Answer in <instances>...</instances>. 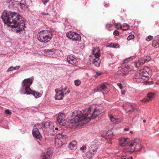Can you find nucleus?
Instances as JSON below:
<instances>
[{
  "label": "nucleus",
  "instance_id": "obj_14",
  "mask_svg": "<svg viewBox=\"0 0 159 159\" xmlns=\"http://www.w3.org/2000/svg\"><path fill=\"white\" fill-rule=\"evenodd\" d=\"M19 2L16 0H8L7 1L9 7H17L19 6Z\"/></svg>",
  "mask_w": 159,
  "mask_h": 159
},
{
  "label": "nucleus",
  "instance_id": "obj_19",
  "mask_svg": "<svg viewBox=\"0 0 159 159\" xmlns=\"http://www.w3.org/2000/svg\"><path fill=\"white\" fill-rule=\"evenodd\" d=\"M154 94L150 93L148 94L147 98L141 100V101L143 102H147L149 101H151L152 100V99L153 98H154Z\"/></svg>",
  "mask_w": 159,
  "mask_h": 159
},
{
  "label": "nucleus",
  "instance_id": "obj_48",
  "mask_svg": "<svg viewBox=\"0 0 159 159\" xmlns=\"http://www.w3.org/2000/svg\"><path fill=\"white\" fill-rule=\"evenodd\" d=\"M124 130L125 131H128L129 130V129L128 128H125L124 129Z\"/></svg>",
  "mask_w": 159,
  "mask_h": 159
},
{
  "label": "nucleus",
  "instance_id": "obj_52",
  "mask_svg": "<svg viewBox=\"0 0 159 159\" xmlns=\"http://www.w3.org/2000/svg\"><path fill=\"white\" fill-rule=\"evenodd\" d=\"M108 6V5H107V4H105V7H107Z\"/></svg>",
  "mask_w": 159,
  "mask_h": 159
},
{
  "label": "nucleus",
  "instance_id": "obj_56",
  "mask_svg": "<svg viewBox=\"0 0 159 159\" xmlns=\"http://www.w3.org/2000/svg\"><path fill=\"white\" fill-rule=\"evenodd\" d=\"M143 122L144 123L145 122H146V120H143Z\"/></svg>",
  "mask_w": 159,
  "mask_h": 159
},
{
  "label": "nucleus",
  "instance_id": "obj_16",
  "mask_svg": "<svg viewBox=\"0 0 159 159\" xmlns=\"http://www.w3.org/2000/svg\"><path fill=\"white\" fill-rule=\"evenodd\" d=\"M108 116L110 121L114 124H119L121 122V120L120 119L116 118L111 114H109Z\"/></svg>",
  "mask_w": 159,
  "mask_h": 159
},
{
  "label": "nucleus",
  "instance_id": "obj_33",
  "mask_svg": "<svg viewBox=\"0 0 159 159\" xmlns=\"http://www.w3.org/2000/svg\"><path fill=\"white\" fill-rule=\"evenodd\" d=\"M116 28L117 29H121L122 25L120 23H117L116 25Z\"/></svg>",
  "mask_w": 159,
  "mask_h": 159
},
{
  "label": "nucleus",
  "instance_id": "obj_32",
  "mask_svg": "<svg viewBox=\"0 0 159 159\" xmlns=\"http://www.w3.org/2000/svg\"><path fill=\"white\" fill-rule=\"evenodd\" d=\"M132 60V57H130L126 58L124 61V63H127Z\"/></svg>",
  "mask_w": 159,
  "mask_h": 159
},
{
  "label": "nucleus",
  "instance_id": "obj_5",
  "mask_svg": "<svg viewBox=\"0 0 159 159\" xmlns=\"http://www.w3.org/2000/svg\"><path fill=\"white\" fill-rule=\"evenodd\" d=\"M52 32L49 30H43L39 33L37 35L38 40L41 42L46 43L52 39Z\"/></svg>",
  "mask_w": 159,
  "mask_h": 159
},
{
  "label": "nucleus",
  "instance_id": "obj_41",
  "mask_svg": "<svg viewBox=\"0 0 159 159\" xmlns=\"http://www.w3.org/2000/svg\"><path fill=\"white\" fill-rule=\"evenodd\" d=\"M86 149V147L85 145H83L80 148V150L81 151L85 150Z\"/></svg>",
  "mask_w": 159,
  "mask_h": 159
},
{
  "label": "nucleus",
  "instance_id": "obj_11",
  "mask_svg": "<svg viewBox=\"0 0 159 159\" xmlns=\"http://www.w3.org/2000/svg\"><path fill=\"white\" fill-rule=\"evenodd\" d=\"M151 58L149 56L147 57L146 58L140 59L134 62V65L136 68L139 67L141 64H144L145 62L150 60Z\"/></svg>",
  "mask_w": 159,
  "mask_h": 159
},
{
  "label": "nucleus",
  "instance_id": "obj_55",
  "mask_svg": "<svg viewBox=\"0 0 159 159\" xmlns=\"http://www.w3.org/2000/svg\"><path fill=\"white\" fill-rule=\"evenodd\" d=\"M120 71H118V74H120Z\"/></svg>",
  "mask_w": 159,
  "mask_h": 159
},
{
  "label": "nucleus",
  "instance_id": "obj_12",
  "mask_svg": "<svg viewBox=\"0 0 159 159\" xmlns=\"http://www.w3.org/2000/svg\"><path fill=\"white\" fill-rule=\"evenodd\" d=\"M67 61L70 64L74 66L77 64L78 61L76 58L71 56H68L67 57Z\"/></svg>",
  "mask_w": 159,
  "mask_h": 159
},
{
  "label": "nucleus",
  "instance_id": "obj_7",
  "mask_svg": "<svg viewBox=\"0 0 159 159\" xmlns=\"http://www.w3.org/2000/svg\"><path fill=\"white\" fill-rule=\"evenodd\" d=\"M67 136L64 133H59L56 136L55 139V145L57 148H60L63 145V142L66 141Z\"/></svg>",
  "mask_w": 159,
  "mask_h": 159
},
{
  "label": "nucleus",
  "instance_id": "obj_44",
  "mask_svg": "<svg viewBox=\"0 0 159 159\" xmlns=\"http://www.w3.org/2000/svg\"><path fill=\"white\" fill-rule=\"evenodd\" d=\"M117 85L120 87V89H122V86L121 84L120 83H117Z\"/></svg>",
  "mask_w": 159,
  "mask_h": 159
},
{
  "label": "nucleus",
  "instance_id": "obj_42",
  "mask_svg": "<svg viewBox=\"0 0 159 159\" xmlns=\"http://www.w3.org/2000/svg\"><path fill=\"white\" fill-rule=\"evenodd\" d=\"M113 34L115 35L118 36L119 34V32L118 31L115 30Z\"/></svg>",
  "mask_w": 159,
  "mask_h": 159
},
{
  "label": "nucleus",
  "instance_id": "obj_18",
  "mask_svg": "<svg viewBox=\"0 0 159 159\" xmlns=\"http://www.w3.org/2000/svg\"><path fill=\"white\" fill-rule=\"evenodd\" d=\"M19 6L23 10H26L28 9V6L25 0H22L20 2H19Z\"/></svg>",
  "mask_w": 159,
  "mask_h": 159
},
{
  "label": "nucleus",
  "instance_id": "obj_8",
  "mask_svg": "<svg viewBox=\"0 0 159 159\" xmlns=\"http://www.w3.org/2000/svg\"><path fill=\"white\" fill-rule=\"evenodd\" d=\"M54 124L50 121H47L45 122V126L44 129H43L44 133L47 135H54Z\"/></svg>",
  "mask_w": 159,
  "mask_h": 159
},
{
  "label": "nucleus",
  "instance_id": "obj_38",
  "mask_svg": "<svg viewBox=\"0 0 159 159\" xmlns=\"http://www.w3.org/2000/svg\"><path fill=\"white\" fill-rule=\"evenodd\" d=\"M5 113L6 114L10 115L11 114V112L9 109H6L5 111Z\"/></svg>",
  "mask_w": 159,
  "mask_h": 159
},
{
  "label": "nucleus",
  "instance_id": "obj_27",
  "mask_svg": "<svg viewBox=\"0 0 159 159\" xmlns=\"http://www.w3.org/2000/svg\"><path fill=\"white\" fill-rule=\"evenodd\" d=\"M93 62L96 66L99 67L101 63L99 57H95V58L93 60Z\"/></svg>",
  "mask_w": 159,
  "mask_h": 159
},
{
  "label": "nucleus",
  "instance_id": "obj_10",
  "mask_svg": "<svg viewBox=\"0 0 159 159\" xmlns=\"http://www.w3.org/2000/svg\"><path fill=\"white\" fill-rule=\"evenodd\" d=\"M66 36L68 38L74 41H80L81 39L80 35L74 32L70 31L67 33Z\"/></svg>",
  "mask_w": 159,
  "mask_h": 159
},
{
  "label": "nucleus",
  "instance_id": "obj_22",
  "mask_svg": "<svg viewBox=\"0 0 159 159\" xmlns=\"http://www.w3.org/2000/svg\"><path fill=\"white\" fill-rule=\"evenodd\" d=\"M44 51L46 55L51 57L55 53V50L54 49L45 50Z\"/></svg>",
  "mask_w": 159,
  "mask_h": 159
},
{
  "label": "nucleus",
  "instance_id": "obj_29",
  "mask_svg": "<svg viewBox=\"0 0 159 159\" xmlns=\"http://www.w3.org/2000/svg\"><path fill=\"white\" fill-rule=\"evenodd\" d=\"M99 86L100 89V91H103L106 90L107 87L105 84H102Z\"/></svg>",
  "mask_w": 159,
  "mask_h": 159
},
{
  "label": "nucleus",
  "instance_id": "obj_15",
  "mask_svg": "<svg viewBox=\"0 0 159 159\" xmlns=\"http://www.w3.org/2000/svg\"><path fill=\"white\" fill-rule=\"evenodd\" d=\"M56 94L55 96V98L56 100H60L62 99L64 95L62 93L61 91H60L59 89H55Z\"/></svg>",
  "mask_w": 159,
  "mask_h": 159
},
{
  "label": "nucleus",
  "instance_id": "obj_50",
  "mask_svg": "<svg viewBox=\"0 0 159 159\" xmlns=\"http://www.w3.org/2000/svg\"><path fill=\"white\" fill-rule=\"evenodd\" d=\"M125 91H121V94H122L123 95L125 94Z\"/></svg>",
  "mask_w": 159,
  "mask_h": 159
},
{
  "label": "nucleus",
  "instance_id": "obj_1",
  "mask_svg": "<svg viewBox=\"0 0 159 159\" xmlns=\"http://www.w3.org/2000/svg\"><path fill=\"white\" fill-rule=\"evenodd\" d=\"M99 109L94 106H90L82 111H78L73 112L74 117L67 121L66 115L64 113L59 114L57 121L61 125L69 126L71 128L74 126L80 125L87 123L92 119H94L100 113Z\"/></svg>",
  "mask_w": 159,
  "mask_h": 159
},
{
  "label": "nucleus",
  "instance_id": "obj_45",
  "mask_svg": "<svg viewBox=\"0 0 159 159\" xmlns=\"http://www.w3.org/2000/svg\"><path fill=\"white\" fill-rule=\"evenodd\" d=\"M122 159H133V157H130L127 159L126 158L123 157L122 158Z\"/></svg>",
  "mask_w": 159,
  "mask_h": 159
},
{
  "label": "nucleus",
  "instance_id": "obj_54",
  "mask_svg": "<svg viewBox=\"0 0 159 159\" xmlns=\"http://www.w3.org/2000/svg\"><path fill=\"white\" fill-rule=\"evenodd\" d=\"M58 129V128H57V127H56V128H55V129L56 130H57Z\"/></svg>",
  "mask_w": 159,
  "mask_h": 159
},
{
  "label": "nucleus",
  "instance_id": "obj_3",
  "mask_svg": "<svg viewBox=\"0 0 159 159\" xmlns=\"http://www.w3.org/2000/svg\"><path fill=\"white\" fill-rule=\"evenodd\" d=\"M120 145L122 147L127 146V148L124 150V152H133L134 151H139L142 148V146L140 140L138 139H136L130 142L129 138L122 137L119 139Z\"/></svg>",
  "mask_w": 159,
  "mask_h": 159
},
{
  "label": "nucleus",
  "instance_id": "obj_43",
  "mask_svg": "<svg viewBox=\"0 0 159 159\" xmlns=\"http://www.w3.org/2000/svg\"><path fill=\"white\" fill-rule=\"evenodd\" d=\"M44 4H46L49 0H42Z\"/></svg>",
  "mask_w": 159,
  "mask_h": 159
},
{
  "label": "nucleus",
  "instance_id": "obj_17",
  "mask_svg": "<svg viewBox=\"0 0 159 159\" xmlns=\"http://www.w3.org/2000/svg\"><path fill=\"white\" fill-rule=\"evenodd\" d=\"M52 151L50 148H48L46 153H44L42 159H50L52 155Z\"/></svg>",
  "mask_w": 159,
  "mask_h": 159
},
{
  "label": "nucleus",
  "instance_id": "obj_47",
  "mask_svg": "<svg viewBox=\"0 0 159 159\" xmlns=\"http://www.w3.org/2000/svg\"><path fill=\"white\" fill-rule=\"evenodd\" d=\"M111 25L110 24H107L106 25V27L107 28L111 27Z\"/></svg>",
  "mask_w": 159,
  "mask_h": 159
},
{
  "label": "nucleus",
  "instance_id": "obj_51",
  "mask_svg": "<svg viewBox=\"0 0 159 159\" xmlns=\"http://www.w3.org/2000/svg\"><path fill=\"white\" fill-rule=\"evenodd\" d=\"M125 110H126V111L127 112H128V111H130V110H127L126 109H125Z\"/></svg>",
  "mask_w": 159,
  "mask_h": 159
},
{
  "label": "nucleus",
  "instance_id": "obj_23",
  "mask_svg": "<svg viewBox=\"0 0 159 159\" xmlns=\"http://www.w3.org/2000/svg\"><path fill=\"white\" fill-rule=\"evenodd\" d=\"M60 91H61L62 93L64 96L65 94H68L69 93L70 91L66 86H65L64 87L59 88Z\"/></svg>",
  "mask_w": 159,
  "mask_h": 159
},
{
  "label": "nucleus",
  "instance_id": "obj_13",
  "mask_svg": "<svg viewBox=\"0 0 159 159\" xmlns=\"http://www.w3.org/2000/svg\"><path fill=\"white\" fill-rule=\"evenodd\" d=\"M33 135L36 138L41 140L42 137L39 132V129L37 128H34L33 130Z\"/></svg>",
  "mask_w": 159,
  "mask_h": 159
},
{
  "label": "nucleus",
  "instance_id": "obj_25",
  "mask_svg": "<svg viewBox=\"0 0 159 159\" xmlns=\"http://www.w3.org/2000/svg\"><path fill=\"white\" fill-rule=\"evenodd\" d=\"M31 91L30 92L31 93L30 94H32L36 98H38L40 97L42 95L41 93L36 91H33L31 89Z\"/></svg>",
  "mask_w": 159,
  "mask_h": 159
},
{
  "label": "nucleus",
  "instance_id": "obj_21",
  "mask_svg": "<svg viewBox=\"0 0 159 159\" xmlns=\"http://www.w3.org/2000/svg\"><path fill=\"white\" fill-rule=\"evenodd\" d=\"M100 50L98 48H94L93 50V54L94 55L95 57H99L100 53L99 52Z\"/></svg>",
  "mask_w": 159,
  "mask_h": 159
},
{
  "label": "nucleus",
  "instance_id": "obj_35",
  "mask_svg": "<svg viewBox=\"0 0 159 159\" xmlns=\"http://www.w3.org/2000/svg\"><path fill=\"white\" fill-rule=\"evenodd\" d=\"M102 74V73L101 72H96V74L94 76V77L95 78H97L100 75Z\"/></svg>",
  "mask_w": 159,
  "mask_h": 159
},
{
  "label": "nucleus",
  "instance_id": "obj_6",
  "mask_svg": "<svg viewBox=\"0 0 159 159\" xmlns=\"http://www.w3.org/2000/svg\"><path fill=\"white\" fill-rule=\"evenodd\" d=\"M151 73L152 71L150 68L148 67H144L140 70L139 76L137 79L136 81L138 82H143L147 80L149 75Z\"/></svg>",
  "mask_w": 159,
  "mask_h": 159
},
{
  "label": "nucleus",
  "instance_id": "obj_46",
  "mask_svg": "<svg viewBox=\"0 0 159 159\" xmlns=\"http://www.w3.org/2000/svg\"><path fill=\"white\" fill-rule=\"evenodd\" d=\"M20 68V66H17L16 67H14V69L15 70H18Z\"/></svg>",
  "mask_w": 159,
  "mask_h": 159
},
{
  "label": "nucleus",
  "instance_id": "obj_24",
  "mask_svg": "<svg viewBox=\"0 0 159 159\" xmlns=\"http://www.w3.org/2000/svg\"><path fill=\"white\" fill-rule=\"evenodd\" d=\"M45 126V122H43L41 123L37 124L35 125L34 128H37L38 129H42L43 130V129H44Z\"/></svg>",
  "mask_w": 159,
  "mask_h": 159
},
{
  "label": "nucleus",
  "instance_id": "obj_34",
  "mask_svg": "<svg viewBox=\"0 0 159 159\" xmlns=\"http://www.w3.org/2000/svg\"><path fill=\"white\" fill-rule=\"evenodd\" d=\"M134 36L133 35H130L127 37V39L128 40H131L132 39H134Z\"/></svg>",
  "mask_w": 159,
  "mask_h": 159
},
{
  "label": "nucleus",
  "instance_id": "obj_53",
  "mask_svg": "<svg viewBox=\"0 0 159 159\" xmlns=\"http://www.w3.org/2000/svg\"><path fill=\"white\" fill-rule=\"evenodd\" d=\"M129 132L131 134H132L133 133V132L132 131H130Z\"/></svg>",
  "mask_w": 159,
  "mask_h": 159
},
{
  "label": "nucleus",
  "instance_id": "obj_4",
  "mask_svg": "<svg viewBox=\"0 0 159 159\" xmlns=\"http://www.w3.org/2000/svg\"><path fill=\"white\" fill-rule=\"evenodd\" d=\"M34 80V78L24 79L21 83V87L20 91V93L22 94H30L31 89L30 88Z\"/></svg>",
  "mask_w": 159,
  "mask_h": 159
},
{
  "label": "nucleus",
  "instance_id": "obj_40",
  "mask_svg": "<svg viewBox=\"0 0 159 159\" xmlns=\"http://www.w3.org/2000/svg\"><path fill=\"white\" fill-rule=\"evenodd\" d=\"M110 47L112 48H117L118 47V45L117 44H113L111 45Z\"/></svg>",
  "mask_w": 159,
  "mask_h": 159
},
{
  "label": "nucleus",
  "instance_id": "obj_37",
  "mask_svg": "<svg viewBox=\"0 0 159 159\" xmlns=\"http://www.w3.org/2000/svg\"><path fill=\"white\" fill-rule=\"evenodd\" d=\"M152 39V36L151 35H149L146 39V40L149 41L151 40Z\"/></svg>",
  "mask_w": 159,
  "mask_h": 159
},
{
  "label": "nucleus",
  "instance_id": "obj_28",
  "mask_svg": "<svg viewBox=\"0 0 159 159\" xmlns=\"http://www.w3.org/2000/svg\"><path fill=\"white\" fill-rule=\"evenodd\" d=\"M113 134L112 131H108L106 135V139H111L113 137Z\"/></svg>",
  "mask_w": 159,
  "mask_h": 159
},
{
  "label": "nucleus",
  "instance_id": "obj_9",
  "mask_svg": "<svg viewBox=\"0 0 159 159\" xmlns=\"http://www.w3.org/2000/svg\"><path fill=\"white\" fill-rule=\"evenodd\" d=\"M98 148L95 144L91 145L89 148V150L86 153L87 157L89 159H91L97 152Z\"/></svg>",
  "mask_w": 159,
  "mask_h": 159
},
{
  "label": "nucleus",
  "instance_id": "obj_36",
  "mask_svg": "<svg viewBox=\"0 0 159 159\" xmlns=\"http://www.w3.org/2000/svg\"><path fill=\"white\" fill-rule=\"evenodd\" d=\"M15 69H14V67L13 66H11L8 69V70H7V72H9L12 71L13 70H14Z\"/></svg>",
  "mask_w": 159,
  "mask_h": 159
},
{
  "label": "nucleus",
  "instance_id": "obj_31",
  "mask_svg": "<svg viewBox=\"0 0 159 159\" xmlns=\"http://www.w3.org/2000/svg\"><path fill=\"white\" fill-rule=\"evenodd\" d=\"M74 83L76 86H78L80 85L81 81L79 80H76L74 81Z\"/></svg>",
  "mask_w": 159,
  "mask_h": 159
},
{
  "label": "nucleus",
  "instance_id": "obj_30",
  "mask_svg": "<svg viewBox=\"0 0 159 159\" xmlns=\"http://www.w3.org/2000/svg\"><path fill=\"white\" fill-rule=\"evenodd\" d=\"M129 26L126 24H124L122 25L121 29L124 30H129Z\"/></svg>",
  "mask_w": 159,
  "mask_h": 159
},
{
  "label": "nucleus",
  "instance_id": "obj_2",
  "mask_svg": "<svg viewBox=\"0 0 159 159\" xmlns=\"http://www.w3.org/2000/svg\"><path fill=\"white\" fill-rule=\"evenodd\" d=\"M1 18L5 24L13 28V30L18 33L24 30V19L19 13L15 12L4 11Z\"/></svg>",
  "mask_w": 159,
  "mask_h": 159
},
{
  "label": "nucleus",
  "instance_id": "obj_20",
  "mask_svg": "<svg viewBox=\"0 0 159 159\" xmlns=\"http://www.w3.org/2000/svg\"><path fill=\"white\" fill-rule=\"evenodd\" d=\"M152 45L156 48H158L159 46V36L156 37L152 41Z\"/></svg>",
  "mask_w": 159,
  "mask_h": 159
},
{
  "label": "nucleus",
  "instance_id": "obj_39",
  "mask_svg": "<svg viewBox=\"0 0 159 159\" xmlns=\"http://www.w3.org/2000/svg\"><path fill=\"white\" fill-rule=\"evenodd\" d=\"M94 90L95 92H97L98 91H100V89L99 86L98 85V86L95 87Z\"/></svg>",
  "mask_w": 159,
  "mask_h": 159
},
{
  "label": "nucleus",
  "instance_id": "obj_26",
  "mask_svg": "<svg viewBox=\"0 0 159 159\" xmlns=\"http://www.w3.org/2000/svg\"><path fill=\"white\" fill-rule=\"evenodd\" d=\"M77 142L75 141H73L69 144L68 147L69 148L72 150L76 147Z\"/></svg>",
  "mask_w": 159,
  "mask_h": 159
},
{
  "label": "nucleus",
  "instance_id": "obj_49",
  "mask_svg": "<svg viewBox=\"0 0 159 159\" xmlns=\"http://www.w3.org/2000/svg\"><path fill=\"white\" fill-rule=\"evenodd\" d=\"M42 14L43 15H48L49 14L48 13H45L44 12H42Z\"/></svg>",
  "mask_w": 159,
  "mask_h": 159
}]
</instances>
